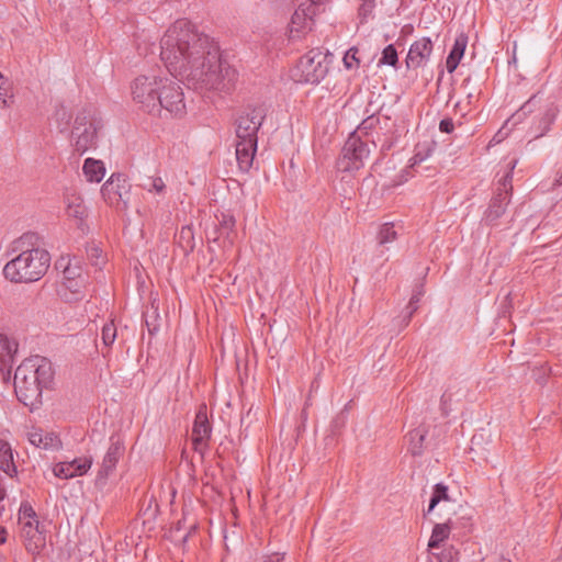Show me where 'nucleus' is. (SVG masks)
Here are the masks:
<instances>
[{"label": "nucleus", "mask_w": 562, "mask_h": 562, "mask_svg": "<svg viewBox=\"0 0 562 562\" xmlns=\"http://www.w3.org/2000/svg\"><path fill=\"white\" fill-rule=\"evenodd\" d=\"M160 59L170 75L194 90L228 91L237 78L222 59L218 43L188 19L167 29L160 40Z\"/></svg>", "instance_id": "obj_1"}, {"label": "nucleus", "mask_w": 562, "mask_h": 562, "mask_svg": "<svg viewBox=\"0 0 562 562\" xmlns=\"http://www.w3.org/2000/svg\"><path fill=\"white\" fill-rule=\"evenodd\" d=\"M37 236L26 233L16 240V248L21 252L11 259L3 268L4 277L11 282H35L43 278L50 265V255L47 250L34 247Z\"/></svg>", "instance_id": "obj_2"}, {"label": "nucleus", "mask_w": 562, "mask_h": 562, "mask_svg": "<svg viewBox=\"0 0 562 562\" xmlns=\"http://www.w3.org/2000/svg\"><path fill=\"white\" fill-rule=\"evenodd\" d=\"M54 372L48 359L33 356L15 370L14 391L21 403L34 411L42 403L43 389L53 381Z\"/></svg>", "instance_id": "obj_3"}, {"label": "nucleus", "mask_w": 562, "mask_h": 562, "mask_svg": "<svg viewBox=\"0 0 562 562\" xmlns=\"http://www.w3.org/2000/svg\"><path fill=\"white\" fill-rule=\"evenodd\" d=\"M538 111L533 117L531 131L535 138L546 135L554 122L558 108L553 103H546L541 105V99L535 94L527 102H525L518 111H516L506 124L510 123L513 126L521 123L529 114Z\"/></svg>", "instance_id": "obj_4"}, {"label": "nucleus", "mask_w": 562, "mask_h": 562, "mask_svg": "<svg viewBox=\"0 0 562 562\" xmlns=\"http://www.w3.org/2000/svg\"><path fill=\"white\" fill-rule=\"evenodd\" d=\"M101 120L91 110L80 111L71 131V146L78 155H83L97 145L98 131L101 128Z\"/></svg>", "instance_id": "obj_5"}, {"label": "nucleus", "mask_w": 562, "mask_h": 562, "mask_svg": "<svg viewBox=\"0 0 562 562\" xmlns=\"http://www.w3.org/2000/svg\"><path fill=\"white\" fill-rule=\"evenodd\" d=\"M330 56L318 48L311 49L303 55L295 68L292 78L300 83H319L328 74Z\"/></svg>", "instance_id": "obj_6"}, {"label": "nucleus", "mask_w": 562, "mask_h": 562, "mask_svg": "<svg viewBox=\"0 0 562 562\" xmlns=\"http://www.w3.org/2000/svg\"><path fill=\"white\" fill-rule=\"evenodd\" d=\"M162 77L139 76L132 83V97L144 111L151 114H160L161 101H159Z\"/></svg>", "instance_id": "obj_7"}, {"label": "nucleus", "mask_w": 562, "mask_h": 562, "mask_svg": "<svg viewBox=\"0 0 562 562\" xmlns=\"http://www.w3.org/2000/svg\"><path fill=\"white\" fill-rule=\"evenodd\" d=\"M370 148L366 140L357 133H352L341 149L337 159V169L342 172H352L361 169L364 161L369 158Z\"/></svg>", "instance_id": "obj_8"}, {"label": "nucleus", "mask_w": 562, "mask_h": 562, "mask_svg": "<svg viewBox=\"0 0 562 562\" xmlns=\"http://www.w3.org/2000/svg\"><path fill=\"white\" fill-rule=\"evenodd\" d=\"M36 514L29 505H22L19 513V524L21 525V536L24 539V546L27 552L33 555L41 553L45 547V536L38 529Z\"/></svg>", "instance_id": "obj_9"}, {"label": "nucleus", "mask_w": 562, "mask_h": 562, "mask_svg": "<svg viewBox=\"0 0 562 562\" xmlns=\"http://www.w3.org/2000/svg\"><path fill=\"white\" fill-rule=\"evenodd\" d=\"M328 0H307L294 11L290 23V37H300L301 33L312 29L313 18L325 10Z\"/></svg>", "instance_id": "obj_10"}, {"label": "nucleus", "mask_w": 562, "mask_h": 562, "mask_svg": "<svg viewBox=\"0 0 562 562\" xmlns=\"http://www.w3.org/2000/svg\"><path fill=\"white\" fill-rule=\"evenodd\" d=\"M159 101L161 111L165 110L173 116H182L186 113V102L182 88L169 78H162Z\"/></svg>", "instance_id": "obj_11"}, {"label": "nucleus", "mask_w": 562, "mask_h": 562, "mask_svg": "<svg viewBox=\"0 0 562 562\" xmlns=\"http://www.w3.org/2000/svg\"><path fill=\"white\" fill-rule=\"evenodd\" d=\"M131 184L123 175L113 173L102 186L101 194L110 205L127 209Z\"/></svg>", "instance_id": "obj_12"}, {"label": "nucleus", "mask_w": 562, "mask_h": 562, "mask_svg": "<svg viewBox=\"0 0 562 562\" xmlns=\"http://www.w3.org/2000/svg\"><path fill=\"white\" fill-rule=\"evenodd\" d=\"M266 117V109L262 105L248 109L236 121L237 139L257 138V133Z\"/></svg>", "instance_id": "obj_13"}, {"label": "nucleus", "mask_w": 562, "mask_h": 562, "mask_svg": "<svg viewBox=\"0 0 562 562\" xmlns=\"http://www.w3.org/2000/svg\"><path fill=\"white\" fill-rule=\"evenodd\" d=\"M125 452V446L120 436L110 437V446L102 459L100 469L97 474L95 482L99 485H104L108 477L114 472L117 462Z\"/></svg>", "instance_id": "obj_14"}, {"label": "nucleus", "mask_w": 562, "mask_h": 562, "mask_svg": "<svg viewBox=\"0 0 562 562\" xmlns=\"http://www.w3.org/2000/svg\"><path fill=\"white\" fill-rule=\"evenodd\" d=\"M212 427L207 418V408L205 404H201L195 414L192 428V442L194 449L201 451L206 447V442L211 437Z\"/></svg>", "instance_id": "obj_15"}, {"label": "nucleus", "mask_w": 562, "mask_h": 562, "mask_svg": "<svg viewBox=\"0 0 562 562\" xmlns=\"http://www.w3.org/2000/svg\"><path fill=\"white\" fill-rule=\"evenodd\" d=\"M432 42L429 37H422L415 41L408 50L406 56V66L409 69H417L424 67L432 53Z\"/></svg>", "instance_id": "obj_16"}, {"label": "nucleus", "mask_w": 562, "mask_h": 562, "mask_svg": "<svg viewBox=\"0 0 562 562\" xmlns=\"http://www.w3.org/2000/svg\"><path fill=\"white\" fill-rule=\"evenodd\" d=\"M92 465V458L91 457H85V458H78L72 461L67 462H58L53 468L54 475L68 480L72 479L75 476H81L86 474L89 469Z\"/></svg>", "instance_id": "obj_17"}, {"label": "nucleus", "mask_w": 562, "mask_h": 562, "mask_svg": "<svg viewBox=\"0 0 562 562\" xmlns=\"http://www.w3.org/2000/svg\"><path fill=\"white\" fill-rule=\"evenodd\" d=\"M257 143V138L237 139L236 142V159L239 169L244 172L249 171L252 166Z\"/></svg>", "instance_id": "obj_18"}, {"label": "nucleus", "mask_w": 562, "mask_h": 562, "mask_svg": "<svg viewBox=\"0 0 562 562\" xmlns=\"http://www.w3.org/2000/svg\"><path fill=\"white\" fill-rule=\"evenodd\" d=\"M27 439L31 445L44 450H58L61 441L53 431H44L42 428L33 427L27 431Z\"/></svg>", "instance_id": "obj_19"}, {"label": "nucleus", "mask_w": 562, "mask_h": 562, "mask_svg": "<svg viewBox=\"0 0 562 562\" xmlns=\"http://www.w3.org/2000/svg\"><path fill=\"white\" fill-rule=\"evenodd\" d=\"M18 351V342L8 335L0 333V370L4 371L12 368L14 356Z\"/></svg>", "instance_id": "obj_20"}, {"label": "nucleus", "mask_w": 562, "mask_h": 562, "mask_svg": "<svg viewBox=\"0 0 562 562\" xmlns=\"http://www.w3.org/2000/svg\"><path fill=\"white\" fill-rule=\"evenodd\" d=\"M508 203L509 198L506 193H497L491 200V203L484 213L483 221L487 224H494L505 213Z\"/></svg>", "instance_id": "obj_21"}, {"label": "nucleus", "mask_w": 562, "mask_h": 562, "mask_svg": "<svg viewBox=\"0 0 562 562\" xmlns=\"http://www.w3.org/2000/svg\"><path fill=\"white\" fill-rule=\"evenodd\" d=\"M467 45H468V36L464 33H460L456 37L452 49L450 50V53L447 57V60H446V68L449 74H452L457 69L460 60L462 59V57L464 55Z\"/></svg>", "instance_id": "obj_22"}, {"label": "nucleus", "mask_w": 562, "mask_h": 562, "mask_svg": "<svg viewBox=\"0 0 562 562\" xmlns=\"http://www.w3.org/2000/svg\"><path fill=\"white\" fill-rule=\"evenodd\" d=\"M66 213L68 217L77 221L78 227L82 226L83 221L88 215V211L82 199L75 194L67 196Z\"/></svg>", "instance_id": "obj_23"}, {"label": "nucleus", "mask_w": 562, "mask_h": 562, "mask_svg": "<svg viewBox=\"0 0 562 562\" xmlns=\"http://www.w3.org/2000/svg\"><path fill=\"white\" fill-rule=\"evenodd\" d=\"M427 432V429L423 426L417 427L408 432V452L413 457H420L424 453V441Z\"/></svg>", "instance_id": "obj_24"}, {"label": "nucleus", "mask_w": 562, "mask_h": 562, "mask_svg": "<svg viewBox=\"0 0 562 562\" xmlns=\"http://www.w3.org/2000/svg\"><path fill=\"white\" fill-rule=\"evenodd\" d=\"M215 217L217 220L215 233H218V237H224L232 244L236 223L234 216L229 213L221 212Z\"/></svg>", "instance_id": "obj_25"}, {"label": "nucleus", "mask_w": 562, "mask_h": 562, "mask_svg": "<svg viewBox=\"0 0 562 562\" xmlns=\"http://www.w3.org/2000/svg\"><path fill=\"white\" fill-rule=\"evenodd\" d=\"M83 175L90 182H100L105 175L103 161L93 158H87L83 162Z\"/></svg>", "instance_id": "obj_26"}, {"label": "nucleus", "mask_w": 562, "mask_h": 562, "mask_svg": "<svg viewBox=\"0 0 562 562\" xmlns=\"http://www.w3.org/2000/svg\"><path fill=\"white\" fill-rule=\"evenodd\" d=\"M0 470L13 477L16 474V467L13 462V453L9 442L0 440Z\"/></svg>", "instance_id": "obj_27"}, {"label": "nucleus", "mask_w": 562, "mask_h": 562, "mask_svg": "<svg viewBox=\"0 0 562 562\" xmlns=\"http://www.w3.org/2000/svg\"><path fill=\"white\" fill-rule=\"evenodd\" d=\"M451 527L449 522L436 524L434 526L428 547L430 549L439 548L440 544L449 537Z\"/></svg>", "instance_id": "obj_28"}, {"label": "nucleus", "mask_w": 562, "mask_h": 562, "mask_svg": "<svg viewBox=\"0 0 562 562\" xmlns=\"http://www.w3.org/2000/svg\"><path fill=\"white\" fill-rule=\"evenodd\" d=\"M14 100L11 81L0 71V108H10Z\"/></svg>", "instance_id": "obj_29"}, {"label": "nucleus", "mask_w": 562, "mask_h": 562, "mask_svg": "<svg viewBox=\"0 0 562 562\" xmlns=\"http://www.w3.org/2000/svg\"><path fill=\"white\" fill-rule=\"evenodd\" d=\"M441 501H450L448 494V486L445 485L443 483H437L434 486L432 495L430 497L429 505L425 514H430Z\"/></svg>", "instance_id": "obj_30"}, {"label": "nucleus", "mask_w": 562, "mask_h": 562, "mask_svg": "<svg viewBox=\"0 0 562 562\" xmlns=\"http://www.w3.org/2000/svg\"><path fill=\"white\" fill-rule=\"evenodd\" d=\"M397 238V232L394 228L393 223H384L381 225L378 241L380 245H386L389 243H393Z\"/></svg>", "instance_id": "obj_31"}, {"label": "nucleus", "mask_w": 562, "mask_h": 562, "mask_svg": "<svg viewBox=\"0 0 562 562\" xmlns=\"http://www.w3.org/2000/svg\"><path fill=\"white\" fill-rule=\"evenodd\" d=\"M140 186L146 191L157 194H164L166 190V184L160 177H147Z\"/></svg>", "instance_id": "obj_32"}, {"label": "nucleus", "mask_w": 562, "mask_h": 562, "mask_svg": "<svg viewBox=\"0 0 562 562\" xmlns=\"http://www.w3.org/2000/svg\"><path fill=\"white\" fill-rule=\"evenodd\" d=\"M116 327L113 323V321L108 322L103 325L101 329V339L104 345V347H111L115 339H116Z\"/></svg>", "instance_id": "obj_33"}, {"label": "nucleus", "mask_w": 562, "mask_h": 562, "mask_svg": "<svg viewBox=\"0 0 562 562\" xmlns=\"http://www.w3.org/2000/svg\"><path fill=\"white\" fill-rule=\"evenodd\" d=\"M434 146L429 145V144H418L417 147H416V153L414 155V157L412 158V165H417V164H420L423 162L424 160H426L430 155L431 153L434 151Z\"/></svg>", "instance_id": "obj_34"}, {"label": "nucleus", "mask_w": 562, "mask_h": 562, "mask_svg": "<svg viewBox=\"0 0 562 562\" xmlns=\"http://www.w3.org/2000/svg\"><path fill=\"white\" fill-rule=\"evenodd\" d=\"M397 60L398 59L396 48L392 44L387 45L382 52L380 63L390 66H395L397 64Z\"/></svg>", "instance_id": "obj_35"}, {"label": "nucleus", "mask_w": 562, "mask_h": 562, "mask_svg": "<svg viewBox=\"0 0 562 562\" xmlns=\"http://www.w3.org/2000/svg\"><path fill=\"white\" fill-rule=\"evenodd\" d=\"M359 7V18L361 23L366 22L369 18L372 16L373 10L375 8V0H360Z\"/></svg>", "instance_id": "obj_36"}, {"label": "nucleus", "mask_w": 562, "mask_h": 562, "mask_svg": "<svg viewBox=\"0 0 562 562\" xmlns=\"http://www.w3.org/2000/svg\"><path fill=\"white\" fill-rule=\"evenodd\" d=\"M357 55L358 48L356 47H351L346 52L342 61L347 69H353L359 67L360 60Z\"/></svg>", "instance_id": "obj_37"}, {"label": "nucleus", "mask_w": 562, "mask_h": 562, "mask_svg": "<svg viewBox=\"0 0 562 562\" xmlns=\"http://www.w3.org/2000/svg\"><path fill=\"white\" fill-rule=\"evenodd\" d=\"M54 115H55L56 121L59 122L60 125H63L61 130H64L68 126L69 121H70V114L64 105L58 106L56 109Z\"/></svg>", "instance_id": "obj_38"}, {"label": "nucleus", "mask_w": 562, "mask_h": 562, "mask_svg": "<svg viewBox=\"0 0 562 562\" xmlns=\"http://www.w3.org/2000/svg\"><path fill=\"white\" fill-rule=\"evenodd\" d=\"M378 123H379V117L378 116H375V115L368 116L358 126V131L356 133L363 132V133L367 134V132L369 130L373 128Z\"/></svg>", "instance_id": "obj_39"}, {"label": "nucleus", "mask_w": 562, "mask_h": 562, "mask_svg": "<svg viewBox=\"0 0 562 562\" xmlns=\"http://www.w3.org/2000/svg\"><path fill=\"white\" fill-rule=\"evenodd\" d=\"M439 130L442 133H447V134L452 133L454 130V123H453L452 119L446 117V119L441 120L439 123Z\"/></svg>", "instance_id": "obj_40"}, {"label": "nucleus", "mask_w": 562, "mask_h": 562, "mask_svg": "<svg viewBox=\"0 0 562 562\" xmlns=\"http://www.w3.org/2000/svg\"><path fill=\"white\" fill-rule=\"evenodd\" d=\"M283 560V555L280 553H271L268 555H262L258 559H256L255 562H281Z\"/></svg>", "instance_id": "obj_41"}, {"label": "nucleus", "mask_w": 562, "mask_h": 562, "mask_svg": "<svg viewBox=\"0 0 562 562\" xmlns=\"http://www.w3.org/2000/svg\"><path fill=\"white\" fill-rule=\"evenodd\" d=\"M65 279L69 282L67 288L72 289V281L75 279V271L70 266H67L64 270Z\"/></svg>", "instance_id": "obj_42"}, {"label": "nucleus", "mask_w": 562, "mask_h": 562, "mask_svg": "<svg viewBox=\"0 0 562 562\" xmlns=\"http://www.w3.org/2000/svg\"><path fill=\"white\" fill-rule=\"evenodd\" d=\"M502 184H503L504 190H505V192H504V193H506V194L508 195V189H507V187L509 188V190H512V173H510V171H509V172H507V173L504 176L503 181H502Z\"/></svg>", "instance_id": "obj_43"}, {"label": "nucleus", "mask_w": 562, "mask_h": 562, "mask_svg": "<svg viewBox=\"0 0 562 562\" xmlns=\"http://www.w3.org/2000/svg\"><path fill=\"white\" fill-rule=\"evenodd\" d=\"M406 308H407V315L405 317V325H408L413 314L417 311L418 305H416V304L411 305V302H409Z\"/></svg>", "instance_id": "obj_44"}, {"label": "nucleus", "mask_w": 562, "mask_h": 562, "mask_svg": "<svg viewBox=\"0 0 562 562\" xmlns=\"http://www.w3.org/2000/svg\"><path fill=\"white\" fill-rule=\"evenodd\" d=\"M450 401V397L447 395V393H443L441 396V411L443 415H448V402Z\"/></svg>", "instance_id": "obj_45"}, {"label": "nucleus", "mask_w": 562, "mask_h": 562, "mask_svg": "<svg viewBox=\"0 0 562 562\" xmlns=\"http://www.w3.org/2000/svg\"><path fill=\"white\" fill-rule=\"evenodd\" d=\"M180 235H181V238L193 239V233L189 226L182 227Z\"/></svg>", "instance_id": "obj_46"}, {"label": "nucleus", "mask_w": 562, "mask_h": 562, "mask_svg": "<svg viewBox=\"0 0 562 562\" xmlns=\"http://www.w3.org/2000/svg\"><path fill=\"white\" fill-rule=\"evenodd\" d=\"M5 535H7V531L3 527H0V544L4 543L5 542Z\"/></svg>", "instance_id": "obj_47"}, {"label": "nucleus", "mask_w": 562, "mask_h": 562, "mask_svg": "<svg viewBox=\"0 0 562 562\" xmlns=\"http://www.w3.org/2000/svg\"><path fill=\"white\" fill-rule=\"evenodd\" d=\"M409 302H411V305H414V304H416V305H417V304H418V302H419V295H418V294H414V295L411 297Z\"/></svg>", "instance_id": "obj_48"}, {"label": "nucleus", "mask_w": 562, "mask_h": 562, "mask_svg": "<svg viewBox=\"0 0 562 562\" xmlns=\"http://www.w3.org/2000/svg\"><path fill=\"white\" fill-rule=\"evenodd\" d=\"M99 252H100V249H99L98 247H92V248H91V254H92V256H97V257H98V256H99Z\"/></svg>", "instance_id": "obj_49"}, {"label": "nucleus", "mask_w": 562, "mask_h": 562, "mask_svg": "<svg viewBox=\"0 0 562 562\" xmlns=\"http://www.w3.org/2000/svg\"><path fill=\"white\" fill-rule=\"evenodd\" d=\"M5 497V490L0 487V503L4 499Z\"/></svg>", "instance_id": "obj_50"}, {"label": "nucleus", "mask_w": 562, "mask_h": 562, "mask_svg": "<svg viewBox=\"0 0 562 562\" xmlns=\"http://www.w3.org/2000/svg\"><path fill=\"white\" fill-rule=\"evenodd\" d=\"M555 184H562V172L559 175V177L554 181Z\"/></svg>", "instance_id": "obj_51"}, {"label": "nucleus", "mask_w": 562, "mask_h": 562, "mask_svg": "<svg viewBox=\"0 0 562 562\" xmlns=\"http://www.w3.org/2000/svg\"><path fill=\"white\" fill-rule=\"evenodd\" d=\"M448 555H449V558H450V561H449V562H453V561H452L451 551H449V552H448ZM446 557H447V554L445 553V554H443V558H446ZM440 562H442V561H440Z\"/></svg>", "instance_id": "obj_52"}, {"label": "nucleus", "mask_w": 562, "mask_h": 562, "mask_svg": "<svg viewBox=\"0 0 562 562\" xmlns=\"http://www.w3.org/2000/svg\"><path fill=\"white\" fill-rule=\"evenodd\" d=\"M498 562H512V561H510V560H508V559H505V558H501V559L498 560Z\"/></svg>", "instance_id": "obj_53"}, {"label": "nucleus", "mask_w": 562, "mask_h": 562, "mask_svg": "<svg viewBox=\"0 0 562 562\" xmlns=\"http://www.w3.org/2000/svg\"><path fill=\"white\" fill-rule=\"evenodd\" d=\"M3 510H4V506L0 504V516L2 515Z\"/></svg>", "instance_id": "obj_54"}, {"label": "nucleus", "mask_w": 562, "mask_h": 562, "mask_svg": "<svg viewBox=\"0 0 562 562\" xmlns=\"http://www.w3.org/2000/svg\"><path fill=\"white\" fill-rule=\"evenodd\" d=\"M555 562H562V554L559 558H557Z\"/></svg>", "instance_id": "obj_55"}, {"label": "nucleus", "mask_w": 562, "mask_h": 562, "mask_svg": "<svg viewBox=\"0 0 562 562\" xmlns=\"http://www.w3.org/2000/svg\"><path fill=\"white\" fill-rule=\"evenodd\" d=\"M180 528H182V525H180V522H178L177 529L179 530Z\"/></svg>", "instance_id": "obj_56"}, {"label": "nucleus", "mask_w": 562, "mask_h": 562, "mask_svg": "<svg viewBox=\"0 0 562 562\" xmlns=\"http://www.w3.org/2000/svg\"><path fill=\"white\" fill-rule=\"evenodd\" d=\"M180 528H182V525H180V522H178L177 529L179 530Z\"/></svg>", "instance_id": "obj_57"}]
</instances>
